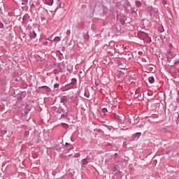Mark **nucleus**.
<instances>
[{
    "mask_svg": "<svg viewBox=\"0 0 179 179\" xmlns=\"http://www.w3.org/2000/svg\"><path fill=\"white\" fill-rule=\"evenodd\" d=\"M170 153H171V151L170 150H167V151L166 152V155H170Z\"/></svg>",
    "mask_w": 179,
    "mask_h": 179,
    "instance_id": "nucleus-32",
    "label": "nucleus"
},
{
    "mask_svg": "<svg viewBox=\"0 0 179 179\" xmlns=\"http://www.w3.org/2000/svg\"><path fill=\"white\" fill-rule=\"evenodd\" d=\"M115 120H117V121H119V122H122V121H125V117H124V120H122V118H121V116L117 114H115Z\"/></svg>",
    "mask_w": 179,
    "mask_h": 179,
    "instance_id": "nucleus-4",
    "label": "nucleus"
},
{
    "mask_svg": "<svg viewBox=\"0 0 179 179\" xmlns=\"http://www.w3.org/2000/svg\"><path fill=\"white\" fill-rule=\"evenodd\" d=\"M173 55H174V54H173L171 51H168V55L166 57L167 59H171V57H173Z\"/></svg>",
    "mask_w": 179,
    "mask_h": 179,
    "instance_id": "nucleus-10",
    "label": "nucleus"
},
{
    "mask_svg": "<svg viewBox=\"0 0 179 179\" xmlns=\"http://www.w3.org/2000/svg\"><path fill=\"white\" fill-rule=\"evenodd\" d=\"M134 97H135L136 99H138V97H139V95H138V94H136V93H135Z\"/></svg>",
    "mask_w": 179,
    "mask_h": 179,
    "instance_id": "nucleus-36",
    "label": "nucleus"
},
{
    "mask_svg": "<svg viewBox=\"0 0 179 179\" xmlns=\"http://www.w3.org/2000/svg\"><path fill=\"white\" fill-rule=\"evenodd\" d=\"M141 135H142V133L141 132L136 133L134 138H137V139H139V138H141Z\"/></svg>",
    "mask_w": 179,
    "mask_h": 179,
    "instance_id": "nucleus-14",
    "label": "nucleus"
},
{
    "mask_svg": "<svg viewBox=\"0 0 179 179\" xmlns=\"http://www.w3.org/2000/svg\"><path fill=\"white\" fill-rule=\"evenodd\" d=\"M83 26H85V23L83 22H80L77 24L76 27L80 28L83 27Z\"/></svg>",
    "mask_w": 179,
    "mask_h": 179,
    "instance_id": "nucleus-11",
    "label": "nucleus"
},
{
    "mask_svg": "<svg viewBox=\"0 0 179 179\" xmlns=\"http://www.w3.org/2000/svg\"><path fill=\"white\" fill-rule=\"evenodd\" d=\"M47 18H45V17H41V20H46Z\"/></svg>",
    "mask_w": 179,
    "mask_h": 179,
    "instance_id": "nucleus-37",
    "label": "nucleus"
},
{
    "mask_svg": "<svg viewBox=\"0 0 179 179\" xmlns=\"http://www.w3.org/2000/svg\"><path fill=\"white\" fill-rule=\"evenodd\" d=\"M22 20L23 22H26V20H27V15H24Z\"/></svg>",
    "mask_w": 179,
    "mask_h": 179,
    "instance_id": "nucleus-26",
    "label": "nucleus"
},
{
    "mask_svg": "<svg viewBox=\"0 0 179 179\" xmlns=\"http://www.w3.org/2000/svg\"><path fill=\"white\" fill-rule=\"evenodd\" d=\"M0 135H1V131H0Z\"/></svg>",
    "mask_w": 179,
    "mask_h": 179,
    "instance_id": "nucleus-49",
    "label": "nucleus"
},
{
    "mask_svg": "<svg viewBox=\"0 0 179 179\" xmlns=\"http://www.w3.org/2000/svg\"><path fill=\"white\" fill-rule=\"evenodd\" d=\"M159 33H163L164 31V28L163 27H160L158 29Z\"/></svg>",
    "mask_w": 179,
    "mask_h": 179,
    "instance_id": "nucleus-20",
    "label": "nucleus"
},
{
    "mask_svg": "<svg viewBox=\"0 0 179 179\" xmlns=\"http://www.w3.org/2000/svg\"><path fill=\"white\" fill-rule=\"evenodd\" d=\"M22 5H26V3L23 2L22 3Z\"/></svg>",
    "mask_w": 179,
    "mask_h": 179,
    "instance_id": "nucleus-41",
    "label": "nucleus"
},
{
    "mask_svg": "<svg viewBox=\"0 0 179 179\" xmlns=\"http://www.w3.org/2000/svg\"><path fill=\"white\" fill-rule=\"evenodd\" d=\"M74 157H76V158L80 157V154H79V153L75 154V155H74Z\"/></svg>",
    "mask_w": 179,
    "mask_h": 179,
    "instance_id": "nucleus-28",
    "label": "nucleus"
},
{
    "mask_svg": "<svg viewBox=\"0 0 179 179\" xmlns=\"http://www.w3.org/2000/svg\"><path fill=\"white\" fill-rule=\"evenodd\" d=\"M67 101H68V99H66V96H64L62 98L60 103H62V104H65Z\"/></svg>",
    "mask_w": 179,
    "mask_h": 179,
    "instance_id": "nucleus-8",
    "label": "nucleus"
},
{
    "mask_svg": "<svg viewBox=\"0 0 179 179\" xmlns=\"http://www.w3.org/2000/svg\"><path fill=\"white\" fill-rule=\"evenodd\" d=\"M6 132H8V131H6V130H1V135H5L6 134Z\"/></svg>",
    "mask_w": 179,
    "mask_h": 179,
    "instance_id": "nucleus-22",
    "label": "nucleus"
},
{
    "mask_svg": "<svg viewBox=\"0 0 179 179\" xmlns=\"http://www.w3.org/2000/svg\"><path fill=\"white\" fill-rule=\"evenodd\" d=\"M26 97V92H22L20 96L17 97L18 100H22Z\"/></svg>",
    "mask_w": 179,
    "mask_h": 179,
    "instance_id": "nucleus-7",
    "label": "nucleus"
},
{
    "mask_svg": "<svg viewBox=\"0 0 179 179\" xmlns=\"http://www.w3.org/2000/svg\"><path fill=\"white\" fill-rule=\"evenodd\" d=\"M42 89H44L45 90H46V92H50V87H47V86H43L41 87Z\"/></svg>",
    "mask_w": 179,
    "mask_h": 179,
    "instance_id": "nucleus-18",
    "label": "nucleus"
},
{
    "mask_svg": "<svg viewBox=\"0 0 179 179\" xmlns=\"http://www.w3.org/2000/svg\"><path fill=\"white\" fill-rule=\"evenodd\" d=\"M76 84V78H72L71 82L66 85L68 89H72Z\"/></svg>",
    "mask_w": 179,
    "mask_h": 179,
    "instance_id": "nucleus-3",
    "label": "nucleus"
},
{
    "mask_svg": "<svg viewBox=\"0 0 179 179\" xmlns=\"http://www.w3.org/2000/svg\"><path fill=\"white\" fill-rule=\"evenodd\" d=\"M122 129L127 130V129H128V128H127V126H124Z\"/></svg>",
    "mask_w": 179,
    "mask_h": 179,
    "instance_id": "nucleus-38",
    "label": "nucleus"
},
{
    "mask_svg": "<svg viewBox=\"0 0 179 179\" xmlns=\"http://www.w3.org/2000/svg\"><path fill=\"white\" fill-rule=\"evenodd\" d=\"M118 68H120V69H124V66L118 64Z\"/></svg>",
    "mask_w": 179,
    "mask_h": 179,
    "instance_id": "nucleus-29",
    "label": "nucleus"
},
{
    "mask_svg": "<svg viewBox=\"0 0 179 179\" xmlns=\"http://www.w3.org/2000/svg\"><path fill=\"white\" fill-rule=\"evenodd\" d=\"M84 94H85V97H89V94L87 92H85Z\"/></svg>",
    "mask_w": 179,
    "mask_h": 179,
    "instance_id": "nucleus-35",
    "label": "nucleus"
},
{
    "mask_svg": "<svg viewBox=\"0 0 179 179\" xmlns=\"http://www.w3.org/2000/svg\"><path fill=\"white\" fill-rule=\"evenodd\" d=\"M29 131H26L25 132H24V137L25 138H27V136H29Z\"/></svg>",
    "mask_w": 179,
    "mask_h": 179,
    "instance_id": "nucleus-23",
    "label": "nucleus"
},
{
    "mask_svg": "<svg viewBox=\"0 0 179 179\" xmlns=\"http://www.w3.org/2000/svg\"><path fill=\"white\" fill-rule=\"evenodd\" d=\"M31 6H34V3H32V4H31Z\"/></svg>",
    "mask_w": 179,
    "mask_h": 179,
    "instance_id": "nucleus-44",
    "label": "nucleus"
},
{
    "mask_svg": "<svg viewBox=\"0 0 179 179\" xmlns=\"http://www.w3.org/2000/svg\"><path fill=\"white\" fill-rule=\"evenodd\" d=\"M131 13H136V10L133 7L131 8Z\"/></svg>",
    "mask_w": 179,
    "mask_h": 179,
    "instance_id": "nucleus-25",
    "label": "nucleus"
},
{
    "mask_svg": "<svg viewBox=\"0 0 179 179\" xmlns=\"http://www.w3.org/2000/svg\"><path fill=\"white\" fill-rule=\"evenodd\" d=\"M138 35L140 38H142V40H143V41H146V43H152V39L150 38V37H149V36H148V34L145 32H139Z\"/></svg>",
    "mask_w": 179,
    "mask_h": 179,
    "instance_id": "nucleus-1",
    "label": "nucleus"
},
{
    "mask_svg": "<svg viewBox=\"0 0 179 179\" xmlns=\"http://www.w3.org/2000/svg\"><path fill=\"white\" fill-rule=\"evenodd\" d=\"M170 47H173V45L170 44Z\"/></svg>",
    "mask_w": 179,
    "mask_h": 179,
    "instance_id": "nucleus-45",
    "label": "nucleus"
},
{
    "mask_svg": "<svg viewBox=\"0 0 179 179\" xmlns=\"http://www.w3.org/2000/svg\"><path fill=\"white\" fill-rule=\"evenodd\" d=\"M162 3H163L164 5H166V3H167V1H166V0H163V1H162Z\"/></svg>",
    "mask_w": 179,
    "mask_h": 179,
    "instance_id": "nucleus-33",
    "label": "nucleus"
},
{
    "mask_svg": "<svg viewBox=\"0 0 179 179\" xmlns=\"http://www.w3.org/2000/svg\"><path fill=\"white\" fill-rule=\"evenodd\" d=\"M0 29H3V24L0 23Z\"/></svg>",
    "mask_w": 179,
    "mask_h": 179,
    "instance_id": "nucleus-34",
    "label": "nucleus"
},
{
    "mask_svg": "<svg viewBox=\"0 0 179 179\" xmlns=\"http://www.w3.org/2000/svg\"><path fill=\"white\" fill-rule=\"evenodd\" d=\"M59 80V78L58 77H56V80Z\"/></svg>",
    "mask_w": 179,
    "mask_h": 179,
    "instance_id": "nucleus-42",
    "label": "nucleus"
},
{
    "mask_svg": "<svg viewBox=\"0 0 179 179\" xmlns=\"http://www.w3.org/2000/svg\"><path fill=\"white\" fill-rule=\"evenodd\" d=\"M178 117H179V113L178 114L177 118H178Z\"/></svg>",
    "mask_w": 179,
    "mask_h": 179,
    "instance_id": "nucleus-47",
    "label": "nucleus"
},
{
    "mask_svg": "<svg viewBox=\"0 0 179 179\" xmlns=\"http://www.w3.org/2000/svg\"><path fill=\"white\" fill-rule=\"evenodd\" d=\"M68 115H69V113H68V112H66L65 113L62 114V118H66Z\"/></svg>",
    "mask_w": 179,
    "mask_h": 179,
    "instance_id": "nucleus-16",
    "label": "nucleus"
},
{
    "mask_svg": "<svg viewBox=\"0 0 179 179\" xmlns=\"http://www.w3.org/2000/svg\"><path fill=\"white\" fill-rule=\"evenodd\" d=\"M102 111L104 113H107V108H102Z\"/></svg>",
    "mask_w": 179,
    "mask_h": 179,
    "instance_id": "nucleus-30",
    "label": "nucleus"
},
{
    "mask_svg": "<svg viewBox=\"0 0 179 179\" xmlns=\"http://www.w3.org/2000/svg\"><path fill=\"white\" fill-rule=\"evenodd\" d=\"M53 41L58 43V42L61 41V38L59 36H57L54 38Z\"/></svg>",
    "mask_w": 179,
    "mask_h": 179,
    "instance_id": "nucleus-15",
    "label": "nucleus"
},
{
    "mask_svg": "<svg viewBox=\"0 0 179 179\" xmlns=\"http://www.w3.org/2000/svg\"><path fill=\"white\" fill-rule=\"evenodd\" d=\"M136 6H137V8L142 6V3L140 1H136Z\"/></svg>",
    "mask_w": 179,
    "mask_h": 179,
    "instance_id": "nucleus-13",
    "label": "nucleus"
},
{
    "mask_svg": "<svg viewBox=\"0 0 179 179\" xmlns=\"http://www.w3.org/2000/svg\"><path fill=\"white\" fill-rule=\"evenodd\" d=\"M140 92H141V90H140V89H137V90H136V91H135V93H136V94H139Z\"/></svg>",
    "mask_w": 179,
    "mask_h": 179,
    "instance_id": "nucleus-27",
    "label": "nucleus"
},
{
    "mask_svg": "<svg viewBox=\"0 0 179 179\" xmlns=\"http://www.w3.org/2000/svg\"><path fill=\"white\" fill-rule=\"evenodd\" d=\"M117 170H118V165H115V166H113V171L114 173H115V171H117Z\"/></svg>",
    "mask_w": 179,
    "mask_h": 179,
    "instance_id": "nucleus-19",
    "label": "nucleus"
},
{
    "mask_svg": "<svg viewBox=\"0 0 179 179\" xmlns=\"http://www.w3.org/2000/svg\"><path fill=\"white\" fill-rule=\"evenodd\" d=\"M62 72H64V69H62V66H61V64H58L57 69L53 71V73H55V75H58V73H62Z\"/></svg>",
    "mask_w": 179,
    "mask_h": 179,
    "instance_id": "nucleus-2",
    "label": "nucleus"
},
{
    "mask_svg": "<svg viewBox=\"0 0 179 179\" xmlns=\"http://www.w3.org/2000/svg\"><path fill=\"white\" fill-rule=\"evenodd\" d=\"M82 167H86V165L89 163V158H85L83 159Z\"/></svg>",
    "mask_w": 179,
    "mask_h": 179,
    "instance_id": "nucleus-5",
    "label": "nucleus"
},
{
    "mask_svg": "<svg viewBox=\"0 0 179 179\" xmlns=\"http://www.w3.org/2000/svg\"><path fill=\"white\" fill-rule=\"evenodd\" d=\"M62 127H63V128H65V129H68L69 125H68V124L66 123H62Z\"/></svg>",
    "mask_w": 179,
    "mask_h": 179,
    "instance_id": "nucleus-17",
    "label": "nucleus"
},
{
    "mask_svg": "<svg viewBox=\"0 0 179 179\" xmlns=\"http://www.w3.org/2000/svg\"><path fill=\"white\" fill-rule=\"evenodd\" d=\"M148 82H149L150 83H155V78H154V77H150V78H148Z\"/></svg>",
    "mask_w": 179,
    "mask_h": 179,
    "instance_id": "nucleus-12",
    "label": "nucleus"
},
{
    "mask_svg": "<svg viewBox=\"0 0 179 179\" xmlns=\"http://www.w3.org/2000/svg\"><path fill=\"white\" fill-rule=\"evenodd\" d=\"M65 90H68V89Z\"/></svg>",
    "mask_w": 179,
    "mask_h": 179,
    "instance_id": "nucleus-48",
    "label": "nucleus"
},
{
    "mask_svg": "<svg viewBox=\"0 0 179 179\" xmlns=\"http://www.w3.org/2000/svg\"><path fill=\"white\" fill-rule=\"evenodd\" d=\"M120 22L121 24H125V20L124 18H121Z\"/></svg>",
    "mask_w": 179,
    "mask_h": 179,
    "instance_id": "nucleus-21",
    "label": "nucleus"
},
{
    "mask_svg": "<svg viewBox=\"0 0 179 179\" xmlns=\"http://www.w3.org/2000/svg\"><path fill=\"white\" fill-rule=\"evenodd\" d=\"M65 146H69V143H66Z\"/></svg>",
    "mask_w": 179,
    "mask_h": 179,
    "instance_id": "nucleus-40",
    "label": "nucleus"
},
{
    "mask_svg": "<svg viewBox=\"0 0 179 179\" xmlns=\"http://www.w3.org/2000/svg\"><path fill=\"white\" fill-rule=\"evenodd\" d=\"M123 148H124V149H127V143H123Z\"/></svg>",
    "mask_w": 179,
    "mask_h": 179,
    "instance_id": "nucleus-31",
    "label": "nucleus"
},
{
    "mask_svg": "<svg viewBox=\"0 0 179 179\" xmlns=\"http://www.w3.org/2000/svg\"><path fill=\"white\" fill-rule=\"evenodd\" d=\"M15 82H17V78L15 79Z\"/></svg>",
    "mask_w": 179,
    "mask_h": 179,
    "instance_id": "nucleus-46",
    "label": "nucleus"
},
{
    "mask_svg": "<svg viewBox=\"0 0 179 179\" xmlns=\"http://www.w3.org/2000/svg\"><path fill=\"white\" fill-rule=\"evenodd\" d=\"M29 37L30 38H36L37 37V34L34 31L29 32Z\"/></svg>",
    "mask_w": 179,
    "mask_h": 179,
    "instance_id": "nucleus-6",
    "label": "nucleus"
},
{
    "mask_svg": "<svg viewBox=\"0 0 179 179\" xmlns=\"http://www.w3.org/2000/svg\"><path fill=\"white\" fill-rule=\"evenodd\" d=\"M59 87V84L56 83V84L54 85V88L55 89H58Z\"/></svg>",
    "mask_w": 179,
    "mask_h": 179,
    "instance_id": "nucleus-24",
    "label": "nucleus"
},
{
    "mask_svg": "<svg viewBox=\"0 0 179 179\" xmlns=\"http://www.w3.org/2000/svg\"><path fill=\"white\" fill-rule=\"evenodd\" d=\"M45 2L47 5H49L50 6H51V5L54 3V1L52 0H45Z\"/></svg>",
    "mask_w": 179,
    "mask_h": 179,
    "instance_id": "nucleus-9",
    "label": "nucleus"
},
{
    "mask_svg": "<svg viewBox=\"0 0 179 179\" xmlns=\"http://www.w3.org/2000/svg\"><path fill=\"white\" fill-rule=\"evenodd\" d=\"M117 155H118V153H117V152H116V153H115V156H117Z\"/></svg>",
    "mask_w": 179,
    "mask_h": 179,
    "instance_id": "nucleus-43",
    "label": "nucleus"
},
{
    "mask_svg": "<svg viewBox=\"0 0 179 179\" xmlns=\"http://www.w3.org/2000/svg\"><path fill=\"white\" fill-rule=\"evenodd\" d=\"M28 1L29 0H23V2H24L25 3H27Z\"/></svg>",
    "mask_w": 179,
    "mask_h": 179,
    "instance_id": "nucleus-39",
    "label": "nucleus"
}]
</instances>
